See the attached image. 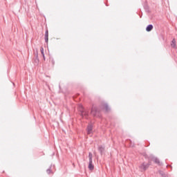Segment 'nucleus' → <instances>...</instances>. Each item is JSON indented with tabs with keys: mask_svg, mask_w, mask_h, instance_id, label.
<instances>
[{
	"mask_svg": "<svg viewBox=\"0 0 177 177\" xmlns=\"http://www.w3.org/2000/svg\"><path fill=\"white\" fill-rule=\"evenodd\" d=\"M91 114L94 117H100V109L96 106H93L91 109Z\"/></svg>",
	"mask_w": 177,
	"mask_h": 177,
	"instance_id": "f257e3e1",
	"label": "nucleus"
},
{
	"mask_svg": "<svg viewBox=\"0 0 177 177\" xmlns=\"http://www.w3.org/2000/svg\"><path fill=\"white\" fill-rule=\"evenodd\" d=\"M150 165H151V160L150 159H148V163L143 162L141 164L140 166V169H141L142 171H146L149 167H150Z\"/></svg>",
	"mask_w": 177,
	"mask_h": 177,
	"instance_id": "f03ea898",
	"label": "nucleus"
},
{
	"mask_svg": "<svg viewBox=\"0 0 177 177\" xmlns=\"http://www.w3.org/2000/svg\"><path fill=\"white\" fill-rule=\"evenodd\" d=\"M149 159L150 160V161H154L155 164H158V165H162V163H161V162H160V159L158 158L154 157V156L151 155L149 157Z\"/></svg>",
	"mask_w": 177,
	"mask_h": 177,
	"instance_id": "7ed1b4c3",
	"label": "nucleus"
},
{
	"mask_svg": "<svg viewBox=\"0 0 177 177\" xmlns=\"http://www.w3.org/2000/svg\"><path fill=\"white\" fill-rule=\"evenodd\" d=\"M92 153L89 152L88 153V158H89V163H88V169H90V171H93V169H94V166L93 164H92L93 162V160H92Z\"/></svg>",
	"mask_w": 177,
	"mask_h": 177,
	"instance_id": "20e7f679",
	"label": "nucleus"
},
{
	"mask_svg": "<svg viewBox=\"0 0 177 177\" xmlns=\"http://www.w3.org/2000/svg\"><path fill=\"white\" fill-rule=\"evenodd\" d=\"M80 113L82 117H86H86H88V115H89V112H88V111H85L84 106H82V105L80 106Z\"/></svg>",
	"mask_w": 177,
	"mask_h": 177,
	"instance_id": "39448f33",
	"label": "nucleus"
},
{
	"mask_svg": "<svg viewBox=\"0 0 177 177\" xmlns=\"http://www.w3.org/2000/svg\"><path fill=\"white\" fill-rule=\"evenodd\" d=\"M55 169V165H50V167L46 170V172L48 175L53 174V170Z\"/></svg>",
	"mask_w": 177,
	"mask_h": 177,
	"instance_id": "423d86ee",
	"label": "nucleus"
},
{
	"mask_svg": "<svg viewBox=\"0 0 177 177\" xmlns=\"http://www.w3.org/2000/svg\"><path fill=\"white\" fill-rule=\"evenodd\" d=\"M101 106L104 107V109L106 113H109V111H110V107L109 106V104H103L101 105Z\"/></svg>",
	"mask_w": 177,
	"mask_h": 177,
	"instance_id": "0eeeda50",
	"label": "nucleus"
},
{
	"mask_svg": "<svg viewBox=\"0 0 177 177\" xmlns=\"http://www.w3.org/2000/svg\"><path fill=\"white\" fill-rule=\"evenodd\" d=\"M48 41H49V32L48 31V30H46L45 32V42L48 44Z\"/></svg>",
	"mask_w": 177,
	"mask_h": 177,
	"instance_id": "6e6552de",
	"label": "nucleus"
},
{
	"mask_svg": "<svg viewBox=\"0 0 177 177\" xmlns=\"http://www.w3.org/2000/svg\"><path fill=\"white\" fill-rule=\"evenodd\" d=\"M98 151H100V154H103V152L104 151V146L100 145L98 146Z\"/></svg>",
	"mask_w": 177,
	"mask_h": 177,
	"instance_id": "1a4fd4ad",
	"label": "nucleus"
},
{
	"mask_svg": "<svg viewBox=\"0 0 177 177\" xmlns=\"http://www.w3.org/2000/svg\"><path fill=\"white\" fill-rule=\"evenodd\" d=\"M92 129H93L92 124H89V125L87 127V133H88V135H91V133H92Z\"/></svg>",
	"mask_w": 177,
	"mask_h": 177,
	"instance_id": "9d476101",
	"label": "nucleus"
},
{
	"mask_svg": "<svg viewBox=\"0 0 177 177\" xmlns=\"http://www.w3.org/2000/svg\"><path fill=\"white\" fill-rule=\"evenodd\" d=\"M153 25L149 24V25H148V26H147V28H146V31H147V32H150V31H151V30H153Z\"/></svg>",
	"mask_w": 177,
	"mask_h": 177,
	"instance_id": "9b49d317",
	"label": "nucleus"
},
{
	"mask_svg": "<svg viewBox=\"0 0 177 177\" xmlns=\"http://www.w3.org/2000/svg\"><path fill=\"white\" fill-rule=\"evenodd\" d=\"M159 174L162 177H168V175H167L165 173H164V171H162L161 170L159 171Z\"/></svg>",
	"mask_w": 177,
	"mask_h": 177,
	"instance_id": "f8f14e48",
	"label": "nucleus"
},
{
	"mask_svg": "<svg viewBox=\"0 0 177 177\" xmlns=\"http://www.w3.org/2000/svg\"><path fill=\"white\" fill-rule=\"evenodd\" d=\"M176 41H175V39H174L171 41V46H172V48H176V44H175Z\"/></svg>",
	"mask_w": 177,
	"mask_h": 177,
	"instance_id": "ddd939ff",
	"label": "nucleus"
},
{
	"mask_svg": "<svg viewBox=\"0 0 177 177\" xmlns=\"http://www.w3.org/2000/svg\"><path fill=\"white\" fill-rule=\"evenodd\" d=\"M40 52H41L42 56H44V55H45V53H44V47H41Z\"/></svg>",
	"mask_w": 177,
	"mask_h": 177,
	"instance_id": "4468645a",
	"label": "nucleus"
},
{
	"mask_svg": "<svg viewBox=\"0 0 177 177\" xmlns=\"http://www.w3.org/2000/svg\"><path fill=\"white\" fill-rule=\"evenodd\" d=\"M35 55L36 56V59H38V50L34 52Z\"/></svg>",
	"mask_w": 177,
	"mask_h": 177,
	"instance_id": "2eb2a0df",
	"label": "nucleus"
},
{
	"mask_svg": "<svg viewBox=\"0 0 177 177\" xmlns=\"http://www.w3.org/2000/svg\"><path fill=\"white\" fill-rule=\"evenodd\" d=\"M44 60H45V54L43 55Z\"/></svg>",
	"mask_w": 177,
	"mask_h": 177,
	"instance_id": "dca6fc26",
	"label": "nucleus"
}]
</instances>
